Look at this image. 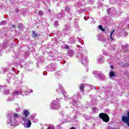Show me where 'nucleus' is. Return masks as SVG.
Instances as JSON below:
<instances>
[{
	"label": "nucleus",
	"mask_w": 129,
	"mask_h": 129,
	"mask_svg": "<svg viewBox=\"0 0 129 129\" xmlns=\"http://www.w3.org/2000/svg\"><path fill=\"white\" fill-rule=\"evenodd\" d=\"M110 68H111V69H114L113 66H111Z\"/></svg>",
	"instance_id": "f8f14e48"
},
{
	"label": "nucleus",
	"mask_w": 129,
	"mask_h": 129,
	"mask_svg": "<svg viewBox=\"0 0 129 129\" xmlns=\"http://www.w3.org/2000/svg\"><path fill=\"white\" fill-rule=\"evenodd\" d=\"M115 30H113V31L110 33V36H112V34L114 33Z\"/></svg>",
	"instance_id": "6e6552de"
},
{
	"label": "nucleus",
	"mask_w": 129,
	"mask_h": 129,
	"mask_svg": "<svg viewBox=\"0 0 129 129\" xmlns=\"http://www.w3.org/2000/svg\"><path fill=\"white\" fill-rule=\"evenodd\" d=\"M109 75L110 77H114V76H115V72L112 70L110 71L109 73Z\"/></svg>",
	"instance_id": "7ed1b4c3"
},
{
	"label": "nucleus",
	"mask_w": 129,
	"mask_h": 129,
	"mask_svg": "<svg viewBox=\"0 0 129 129\" xmlns=\"http://www.w3.org/2000/svg\"><path fill=\"white\" fill-rule=\"evenodd\" d=\"M66 49H69V46L66 45Z\"/></svg>",
	"instance_id": "9b49d317"
},
{
	"label": "nucleus",
	"mask_w": 129,
	"mask_h": 129,
	"mask_svg": "<svg viewBox=\"0 0 129 129\" xmlns=\"http://www.w3.org/2000/svg\"><path fill=\"white\" fill-rule=\"evenodd\" d=\"M111 41L113 40V38H112V36H110Z\"/></svg>",
	"instance_id": "9d476101"
},
{
	"label": "nucleus",
	"mask_w": 129,
	"mask_h": 129,
	"mask_svg": "<svg viewBox=\"0 0 129 129\" xmlns=\"http://www.w3.org/2000/svg\"><path fill=\"white\" fill-rule=\"evenodd\" d=\"M15 93H18V92L16 91V92H14Z\"/></svg>",
	"instance_id": "2eb2a0df"
},
{
	"label": "nucleus",
	"mask_w": 129,
	"mask_h": 129,
	"mask_svg": "<svg viewBox=\"0 0 129 129\" xmlns=\"http://www.w3.org/2000/svg\"><path fill=\"white\" fill-rule=\"evenodd\" d=\"M9 118H10V119H11V118L10 117H9Z\"/></svg>",
	"instance_id": "f3484780"
},
{
	"label": "nucleus",
	"mask_w": 129,
	"mask_h": 129,
	"mask_svg": "<svg viewBox=\"0 0 129 129\" xmlns=\"http://www.w3.org/2000/svg\"><path fill=\"white\" fill-rule=\"evenodd\" d=\"M29 116V111L28 110H24L22 119L24 121V125L25 127L29 128L31 126L32 122L31 120L28 118H27Z\"/></svg>",
	"instance_id": "f257e3e1"
},
{
	"label": "nucleus",
	"mask_w": 129,
	"mask_h": 129,
	"mask_svg": "<svg viewBox=\"0 0 129 129\" xmlns=\"http://www.w3.org/2000/svg\"><path fill=\"white\" fill-rule=\"evenodd\" d=\"M10 117H13L14 119H16V118L19 117V115L17 113L12 114L10 115Z\"/></svg>",
	"instance_id": "20e7f679"
},
{
	"label": "nucleus",
	"mask_w": 129,
	"mask_h": 129,
	"mask_svg": "<svg viewBox=\"0 0 129 129\" xmlns=\"http://www.w3.org/2000/svg\"><path fill=\"white\" fill-rule=\"evenodd\" d=\"M98 28L100 29V30H101L102 32H104V31H105V29H103V27H102V26L101 25H99Z\"/></svg>",
	"instance_id": "423d86ee"
},
{
	"label": "nucleus",
	"mask_w": 129,
	"mask_h": 129,
	"mask_svg": "<svg viewBox=\"0 0 129 129\" xmlns=\"http://www.w3.org/2000/svg\"><path fill=\"white\" fill-rule=\"evenodd\" d=\"M5 23H6V21H3L1 23V24H5Z\"/></svg>",
	"instance_id": "ddd939ff"
},
{
	"label": "nucleus",
	"mask_w": 129,
	"mask_h": 129,
	"mask_svg": "<svg viewBox=\"0 0 129 129\" xmlns=\"http://www.w3.org/2000/svg\"><path fill=\"white\" fill-rule=\"evenodd\" d=\"M13 28H15V26L12 25Z\"/></svg>",
	"instance_id": "dca6fc26"
},
{
	"label": "nucleus",
	"mask_w": 129,
	"mask_h": 129,
	"mask_svg": "<svg viewBox=\"0 0 129 129\" xmlns=\"http://www.w3.org/2000/svg\"><path fill=\"white\" fill-rule=\"evenodd\" d=\"M113 129H116V128H113Z\"/></svg>",
	"instance_id": "a211bd4d"
},
{
	"label": "nucleus",
	"mask_w": 129,
	"mask_h": 129,
	"mask_svg": "<svg viewBox=\"0 0 129 129\" xmlns=\"http://www.w3.org/2000/svg\"><path fill=\"white\" fill-rule=\"evenodd\" d=\"M99 116L100 118L102 119L103 121H104V122H108V121H109V116H108L107 114L101 113L99 114Z\"/></svg>",
	"instance_id": "f03ea898"
},
{
	"label": "nucleus",
	"mask_w": 129,
	"mask_h": 129,
	"mask_svg": "<svg viewBox=\"0 0 129 129\" xmlns=\"http://www.w3.org/2000/svg\"><path fill=\"white\" fill-rule=\"evenodd\" d=\"M54 25H55V26H58V25H59V23H58V22H55V23H54Z\"/></svg>",
	"instance_id": "1a4fd4ad"
},
{
	"label": "nucleus",
	"mask_w": 129,
	"mask_h": 129,
	"mask_svg": "<svg viewBox=\"0 0 129 129\" xmlns=\"http://www.w3.org/2000/svg\"><path fill=\"white\" fill-rule=\"evenodd\" d=\"M33 37H34V38H37V37H38V34H37V33H36V32H35V31H33Z\"/></svg>",
	"instance_id": "39448f33"
},
{
	"label": "nucleus",
	"mask_w": 129,
	"mask_h": 129,
	"mask_svg": "<svg viewBox=\"0 0 129 129\" xmlns=\"http://www.w3.org/2000/svg\"><path fill=\"white\" fill-rule=\"evenodd\" d=\"M70 129H75V128L72 127Z\"/></svg>",
	"instance_id": "4468645a"
},
{
	"label": "nucleus",
	"mask_w": 129,
	"mask_h": 129,
	"mask_svg": "<svg viewBox=\"0 0 129 129\" xmlns=\"http://www.w3.org/2000/svg\"><path fill=\"white\" fill-rule=\"evenodd\" d=\"M80 89L82 91L84 89V85L81 84L80 86Z\"/></svg>",
	"instance_id": "0eeeda50"
}]
</instances>
